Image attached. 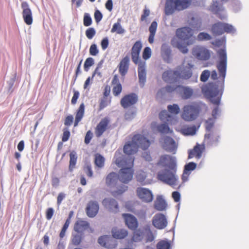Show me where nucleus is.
I'll list each match as a JSON object with an SVG mask.
<instances>
[{
  "instance_id": "f257e3e1",
  "label": "nucleus",
  "mask_w": 249,
  "mask_h": 249,
  "mask_svg": "<svg viewBox=\"0 0 249 249\" xmlns=\"http://www.w3.org/2000/svg\"><path fill=\"white\" fill-rule=\"evenodd\" d=\"M157 164L159 166L168 167L170 169L159 172L157 175L158 179L172 187L177 186L178 178L176 175V158L169 155H162L160 157Z\"/></svg>"
},
{
  "instance_id": "f03ea898",
  "label": "nucleus",
  "mask_w": 249,
  "mask_h": 249,
  "mask_svg": "<svg viewBox=\"0 0 249 249\" xmlns=\"http://www.w3.org/2000/svg\"><path fill=\"white\" fill-rule=\"evenodd\" d=\"M116 164L121 169L119 171L118 178L124 183H127L131 181L134 174V158L131 157H124L123 156L118 157L115 153Z\"/></svg>"
},
{
  "instance_id": "7ed1b4c3",
  "label": "nucleus",
  "mask_w": 249,
  "mask_h": 249,
  "mask_svg": "<svg viewBox=\"0 0 249 249\" xmlns=\"http://www.w3.org/2000/svg\"><path fill=\"white\" fill-rule=\"evenodd\" d=\"M193 65L188 63L185 66L184 64L178 67L176 70H169L162 74L163 80L167 82L175 83L180 79H188L192 75V69Z\"/></svg>"
},
{
  "instance_id": "20e7f679",
  "label": "nucleus",
  "mask_w": 249,
  "mask_h": 249,
  "mask_svg": "<svg viewBox=\"0 0 249 249\" xmlns=\"http://www.w3.org/2000/svg\"><path fill=\"white\" fill-rule=\"evenodd\" d=\"M202 91L205 97L215 107L212 110V115L213 119L217 118L220 108L221 94L219 93L217 87L213 83H210L202 89Z\"/></svg>"
},
{
  "instance_id": "39448f33",
  "label": "nucleus",
  "mask_w": 249,
  "mask_h": 249,
  "mask_svg": "<svg viewBox=\"0 0 249 249\" xmlns=\"http://www.w3.org/2000/svg\"><path fill=\"white\" fill-rule=\"evenodd\" d=\"M150 145V142L143 135L138 134L133 136L132 141L129 142L124 146V152L128 155L136 153L139 147L145 150Z\"/></svg>"
},
{
  "instance_id": "423d86ee",
  "label": "nucleus",
  "mask_w": 249,
  "mask_h": 249,
  "mask_svg": "<svg viewBox=\"0 0 249 249\" xmlns=\"http://www.w3.org/2000/svg\"><path fill=\"white\" fill-rule=\"evenodd\" d=\"M176 35L171 40L173 46L177 48L182 53H186L188 50L187 46L192 44L194 38L191 32H176Z\"/></svg>"
},
{
  "instance_id": "0eeeda50",
  "label": "nucleus",
  "mask_w": 249,
  "mask_h": 249,
  "mask_svg": "<svg viewBox=\"0 0 249 249\" xmlns=\"http://www.w3.org/2000/svg\"><path fill=\"white\" fill-rule=\"evenodd\" d=\"M134 231L129 243L140 242L147 243L153 241L155 239L153 233L149 227L145 228L143 230L139 229Z\"/></svg>"
},
{
  "instance_id": "6e6552de",
  "label": "nucleus",
  "mask_w": 249,
  "mask_h": 249,
  "mask_svg": "<svg viewBox=\"0 0 249 249\" xmlns=\"http://www.w3.org/2000/svg\"><path fill=\"white\" fill-rule=\"evenodd\" d=\"M200 105L196 102L184 106L182 109L181 118L186 121H192L198 117L200 111Z\"/></svg>"
},
{
  "instance_id": "1a4fd4ad",
  "label": "nucleus",
  "mask_w": 249,
  "mask_h": 249,
  "mask_svg": "<svg viewBox=\"0 0 249 249\" xmlns=\"http://www.w3.org/2000/svg\"><path fill=\"white\" fill-rule=\"evenodd\" d=\"M191 0H166L165 10L167 15L172 14L175 10L180 11L188 7Z\"/></svg>"
},
{
  "instance_id": "9d476101",
  "label": "nucleus",
  "mask_w": 249,
  "mask_h": 249,
  "mask_svg": "<svg viewBox=\"0 0 249 249\" xmlns=\"http://www.w3.org/2000/svg\"><path fill=\"white\" fill-rule=\"evenodd\" d=\"M174 91L178 92L184 99L190 98L194 94V90L192 89L189 87H185L181 85L176 86L168 85L161 89L158 93L159 94L160 92L164 93L165 92L171 93Z\"/></svg>"
},
{
  "instance_id": "9b49d317",
  "label": "nucleus",
  "mask_w": 249,
  "mask_h": 249,
  "mask_svg": "<svg viewBox=\"0 0 249 249\" xmlns=\"http://www.w3.org/2000/svg\"><path fill=\"white\" fill-rule=\"evenodd\" d=\"M219 56L220 61L217 64V69L219 72V77L222 78L223 82L226 76V68H227V54L225 51L223 49L220 50L218 52Z\"/></svg>"
},
{
  "instance_id": "f8f14e48",
  "label": "nucleus",
  "mask_w": 249,
  "mask_h": 249,
  "mask_svg": "<svg viewBox=\"0 0 249 249\" xmlns=\"http://www.w3.org/2000/svg\"><path fill=\"white\" fill-rule=\"evenodd\" d=\"M193 55L197 59L201 60H208L211 56L210 51L203 46H197L192 51Z\"/></svg>"
},
{
  "instance_id": "ddd939ff",
  "label": "nucleus",
  "mask_w": 249,
  "mask_h": 249,
  "mask_svg": "<svg viewBox=\"0 0 249 249\" xmlns=\"http://www.w3.org/2000/svg\"><path fill=\"white\" fill-rule=\"evenodd\" d=\"M136 193L138 197L143 202L148 203L153 200V196L152 192L147 188L138 187Z\"/></svg>"
},
{
  "instance_id": "4468645a",
  "label": "nucleus",
  "mask_w": 249,
  "mask_h": 249,
  "mask_svg": "<svg viewBox=\"0 0 249 249\" xmlns=\"http://www.w3.org/2000/svg\"><path fill=\"white\" fill-rule=\"evenodd\" d=\"M167 220L165 216L162 213L155 214L152 219V224L157 229L161 230L167 225Z\"/></svg>"
},
{
  "instance_id": "2eb2a0df",
  "label": "nucleus",
  "mask_w": 249,
  "mask_h": 249,
  "mask_svg": "<svg viewBox=\"0 0 249 249\" xmlns=\"http://www.w3.org/2000/svg\"><path fill=\"white\" fill-rule=\"evenodd\" d=\"M110 120L108 118H103L97 124L95 128V134L97 137H100L109 128Z\"/></svg>"
},
{
  "instance_id": "dca6fc26",
  "label": "nucleus",
  "mask_w": 249,
  "mask_h": 249,
  "mask_svg": "<svg viewBox=\"0 0 249 249\" xmlns=\"http://www.w3.org/2000/svg\"><path fill=\"white\" fill-rule=\"evenodd\" d=\"M122 216L124 219L125 224L131 230H136L139 226L137 218L129 213H123Z\"/></svg>"
},
{
  "instance_id": "f3484780",
  "label": "nucleus",
  "mask_w": 249,
  "mask_h": 249,
  "mask_svg": "<svg viewBox=\"0 0 249 249\" xmlns=\"http://www.w3.org/2000/svg\"><path fill=\"white\" fill-rule=\"evenodd\" d=\"M138 101V96L135 93H130L125 95L120 101L121 106L124 108H127L134 104Z\"/></svg>"
},
{
  "instance_id": "a211bd4d",
  "label": "nucleus",
  "mask_w": 249,
  "mask_h": 249,
  "mask_svg": "<svg viewBox=\"0 0 249 249\" xmlns=\"http://www.w3.org/2000/svg\"><path fill=\"white\" fill-rule=\"evenodd\" d=\"M21 6L23 10L22 16L24 22L27 25H31L33 22L32 13L28 3L26 1L23 2Z\"/></svg>"
},
{
  "instance_id": "6ab92c4d",
  "label": "nucleus",
  "mask_w": 249,
  "mask_h": 249,
  "mask_svg": "<svg viewBox=\"0 0 249 249\" xmlns=\"http://www.w3.org/2000/svg\"><path fill=\"white\" fill-rule=\"evenodd\" d=\"M104 207L108 211L113 213L119 212V205L116 200L111 198H105L102 201Z\"/></svg>"
},
{
  "instance_id": "aec40b11",
  "label": "nucleus",
  "mask_w": 249,
  "mask_h": 249,
  "mask_svg": "<svg viewBox=\"0 0 249 249\" xmlns=\"http://www.w3.org/2000/svg\"><path fill=\"white\" fill-rule=\"evenodd\" d=\"M99 209V204L97 201H90L86 208V213L89 217H93L97 214Z\"/></svg>"
},
{
  "instance_id": "412c9836",
  "label": "nucleus",
  "mask_w": 249,
  "mask_h": 249,
  "mask_svg": "<svg viewBox=\"0 0 249 249\" xmlns=\"http://www.w3.org/2000/svg\"><path fill=\"white\" fill-rule=\"evenodd\" d=\"M142 48V45L140 41H136L131 49V58L132 61L135 64H137L140 61V53Z\"/></svg>"
},
{
  "instance_id": "4be33fe9",
  "label": "nucleus",
  "mask_w": 249,
  "mask_h": 249,
  "mask_svg": "<svg viewBox=\"0 0 249 249\" xmlns=\"http://www.w3.org/2000/svg\"><path fill=\"white\" fill-rule=\"evenodd\" d=\"M205 148V144L197 143L194 148L189 152L188 158L191 159L195 157L196 159H200Z\"/></svg>"
},
{
  "instance_id": "5701e85b",
  "label": "nucleus",
  "mask_w": 249,
  "mask_h": 249,
  "mask_svg": "<svg viewBox=\"0 0 249 249\" xmlns=\"http://www.w3.org/2000/svg\"><path fill=\"white\" fill-rule=\"evenodd\" d=\"M111 85L113 86L112 93L114 96H118L122 91V85L120 82L119 78L117 74L113 76L111 81Z\"/></svg>"
},
{
  "instance_id": "b1692460",
  "label": "nucleus",
  "mask_w": 249,
  "mask_h": 249,
  "mask_svg": "<svg viewBox=\"0 0 249 249\" xmlns=\"http://www.w3.org/2000/svg\"><path fill=\"white\" fill-rule=\"evenodd\" d=\"M111 233L114 238L119 240L125 238L128 235V232L127 230L117 227H114L112 229Z\"/></svg>"
},
{
  "instance_id": "393cba45",
  "label": "nucleus",
  "mask_w": 249,
  "mask_h": 249,
  "mask_svg": "<svg viewBox=\"0 0 249 249\" xmlns=\"http://www.w3.org/2000/svg\"><path fill=\"white\" fill-rule=\"evenodd\" d=\"M129 66V58L127 56L124 57L120 61L118 67L119 72L122 76H124L127 73Z\"/></svg>"
},
{
  "instance_id": "a878e982",
  "label": "nucleus",
  "mask_w": 249,
  "mask_h": 249,
  "mask_svg": "<svg viewBox=\"0 0 249 249\" xmlns=\"http://www.w3.org/2000/svg\"><path fill=\"white\" fill-rule=\"evenodd\" d=\"M233 27L229 24L218 22L214 24L212 27V31H233Z\"/></svg>"
},
{
  "instance_id": "bb28decb",
  "label": "nucleus",
  "mask_w": 249,
  "mask_h": 249,
  "mask_svg": "<svg viewBox=\"0 0 249 249\" xmlns=\"http://www.w3.org/2000/svg\"><path fill=\"white\" fill-rule=\"evenodd\" d=\"M164 149L169 152L175 154L177 149V146L175 141L170 137H166L164 138Z\"/></svg>"
},
{
  "instance_id": "cd10ccee",
  "label": "nucleus",
  "mask_w": 249,
  "mask_h": 249,
  "mask_svg": "<svg viewBox=\"0 0 249 249\" xmlns=\"http://www.w3.org/2000/svg\"><path fill=\"white\" fill-rule=\"evenodd\" d=\"M89 228V223L84 220H78L74 224V230L78 233H83L84 231Z\"/></svg>"
},
{
  "instance_id": "c85d7f7f",
  "label": "nucleus",
  "mask_w": 249,
  "mask_h": 249,
  "mask_svg": "<svg viewBox=\"0 0 249 249\" xmlns=\"http://www.w3.org/2000/svg\"><path fill=\"white\" fill-rule=\"evenodd\" d=\"M85 106L83 103H81L76 111L74 126H76L78 123L81 121L85 113Z\"/></svg>"
},
{
  "instance_id": "c756f323",
  "label": "nucleus",
  "mask_w": 249,
  "mask_h": 249,
  "mask_svg": "<svg viewBox=\"0 0 249 249\" xmlns=\"http://www.w3.org/2000/svg\"><path fill=\"white\" fill-rule=\"evenodd\" d=\"M138 72L140 84L143 86L146 81V72L144 63H141L139 65Z\"/></svg>"
},
{
  "instance_id": "7c9ffc66",
  "label": "nucleus",
  "mask_w": 249,
  "mask_h": 249,
  "mask_svg": "<svg viewBox=\"0 0 249 249\" xmlns=\"http://www.w3.org/2000/svg\"><path fill=\"white\" fill-rule=\"evenodd\" d=\"M190 25L191 27L184 28L186 31L198 30L200 29L201 26V21L199 19L193 17L191 18Z\"/></svg>"
},
{
  "instance_id": "2f4dec72",
  "label": "nucleus",
  "mask_w": 249,
  "mask_h": 249,
  "mask_svg": "<svg viewBox=\"0 0 249 249\" xmlns=\"http://www.w3.org/2000/svg\"><path fill=\"white\" fill-rule=\"evenodd\" d=\"M167 206L165 201L160 196L158 197L154 203V207L158 211H163Z\"/></svg>"
},
{
  "instance_id": "473e14b6",
  "label": "nucleus",
  "mask_w": 249,
  "mask_h": 249,
  "mask_svg": "<svg viewBox=\"0 0 249 249\" xmlns=\"http://www.w3.org/2000/svg\"><path fill=\"white\" fill-rule=\"evenodd\" d=\"M77 160V156L75 151H72L70 154V162L69 169L70 172H72L75 167Z\"/></svg>"
},
{
  "instance_id": "72a5a7b5",
  "label": "nucleus",
  "mask_w": 249,
  "mask_h": 249,
  "mask_svg": "<svg viewBox=\"0 0 249 249\" xmlns=\"http://www.w3.org/2000/svg\"><path fill=\"white\" fill-rule=\"evenodd\" d=\"M118 179V175L116 173L114 172L110 173L106 177V184L107 186L115 184Z\"/></svg>"
},
{
  "instance_id": "f704fd0d",
  "label": "nucleus",
  "mask_w": 249,
  "mask_h": 249,
  "mask_svg": "<svg viewBox=\"0 0 249 249\" xmlns=\"http://www.w3.org/2000/svg\"><path fill=\"white\" fill-rule=\"evenodd\" d=\"M112 241L111 237L108 235L102 236L98 239V243L101 246L107 248H113L109 244V243Z\"/></svg>"
},
{
  "instance_id": "c9c22d12",
  "label": "nucleus",
  "mask_w": 249,
  "mask_h": 249,
  "mask_svg": "<svg viewBox=\"0 0 249 249\" xmlns=\"http://www.w3.org/2000/svg\"><path fill=\"white\" fill-rule=\"evenodd\" d=\"M105 162V158L99 153H96L94 155V164L96 166L99 168H103L104 166Z\"/></svg>"
},
{
  "instance_id": "e433bc0d",
  "label": "nucleus",
  "mask_w": 249,
  "mask_h": 249,
  "mask_svg": "<svg viewBox=\"0 0 249 249\" xmlns=\"http://www.w3.org/2000/svg\"><path fill=\"white\" fill-rule=\"evenodd\" d=\"M147 177L146 173L142 170H140L137 173L136 178L137 180L142 185L146 184L145 179Z\"/></svg>"
},
{
  "instance_id": "4c0bfd02",
  "label": "nucleus",
  "mask_w": 249,
  "mask_h": 249,
  "mask_svg": "<svg viewBox=\"0 0 249 249\" xmlns=\"http://www.w3.org/2000/svg\"><path fill=\"white\" fill-rule=\"evenodd\" d=\"M83 237L84 235L83 233L77 232L76 234H73L71 239V242L72 244L75 246L79 245L81 242Z\"/></svg>"
},
{
  "instance_id": "58836bf2",
  "label": "nucleus",
  "mask_w": 249,
  "mask_h": 249,
  "mask_svg": "<svg viewBox=\"0 0 249 249\" xmlns=\"http://www.w3.org/2000/svg\"><path fill=\"white\" fill-rule=\"evenodd\" d=\"M157 249H170L171 244L166 240H161L157 245Z\"/></svg>"
},
{
  "instance_id": "ea45409f",
  "label": "nucleus",
  "mask_w": 249,
  "mask_h": 249,
  "mask_svg": "<svg viewBox=\"0 0 249 249\" xmlns=\"http://www.w3.org/2000/svg\"><path fill=\"white\" fill-rule=\"evenodd\" d=\"M168 111L172 114L177 115L180 111L179 106L176 104L170 105L167 107Z\"/></svg>"
},
{
  "instance_id": "a19ab883",
  "label": "nucleus",
  "mask_w": 249,
  "mask_h": 249,
  "mask_svg": "<svg viewBox=\"0 0 249 249\" xmlns=\"http://www.w3.org/2000/svg\"><path fill=\"white\" fill-rule=\"evenodd\" d=\"M94 64V60L92 57L87 58L84 64V69L86 72L88 71L89 70L90 67L93 66Z\"/></svg>"
},
{
  "instance_id": "79ce46f5",
  "label": "nucleus",
  "mask_w": 249,
  "mask_h": 249,
  "mask_svg": "<svg viewBox=\"0 0 249 249\" xmlns=\"http://www.w3.org/2000/svg\"><path fill=\"white\" fill-rule=\"evenodd\" d=\"M111 102V99L107 97H104L100 100L99 104V111H101L107 107Z\"/></svg>"
},
{
  "instance_id": "37998d69",
  "label": "nucleus",
  "mask_w": 249,
  "mask_h": 249,
  "mask_svg": "<svg viewBox=\"0 0 249 249\" xmlns=\"http://www.w3.org/2000/svg\"><path fill=\"white\" fill-rule=\"evenodd\" d=\"M211 9L215 14H218L219 12L224 10L222 5H218L217 1L213 2L212 5L211 6Z\"/></svg>"
},
{
  "instance_id": "c03bdc74",
  "label": "nucleus",
  "mask_w": 249,
  "mask_h": 249,
  "mask_svg": "<svg viewBox=\"0 0 249 249\" xmlns=\"http://www.w3.org/2000/svg\"><path fill=\"white\" fill-rule=\"evenodd\" d=\"M161 53L163 57H169L171 53V50L170 48L165 44L161 46Z\"/></svg>"
},
{
  "instance_id": "a18cd8bd",
  "label": "nucleus",
  "mask_w": 249,
  "mask_h": 249,
  "mask_svg": "<svg viewBox=\"0 0 249 249\" xmlns=\"http://www.w3.org/2000/svg\"><path fill=\"white\" fill-rule=\"evenodd\" d=\"M159 117L161 121L164 122H168L171 118L170 115L166 110L161 111L159 114Z\"/></svg>"
},
{
  "instance_id": "49530a36",
  "label": "nucleus",
  "mask_w": 249,
  "mask_h": 249,
  "mask_svg": "<svg viewBox=\"0 0 249 249\" xmlns=\"http://www.w3.org/2000/svg\"><path fill=\"white\" fill-rule=\"evenodd\" d=\"M158 130L159 132L162 133H168L170 131L169 126L167 124H161L158 126Z\"/></svg>"
},
{
  "instance_id": "de8ad7c7",
  "label": "nucleus",
  "mask_w": 249,
  "mask_h": 249,
  "mask_svg": "<svg viewBox=\"0 0 249 249\" xmlns=\"http://www.w3.org/2000/svg\"><path fill=\"white\" fill-rule=\"evenodd\" d=\"M70 223L71 222L69 221V219L66 220L59 234V236L61 238H63L65 236L66 231L68 228Z\"/></svg>"
},
{
  "instance_id": "09e8293b",
  "label": "nucleus",
  "mask_w": 249,
  "mask_h": 249,
  "mask_svg": "<svg viewBox=\"0 0 249 249\" xmlns=\"http://www.w3.org/2000/svg\"><path fill=\"white\" fill-rule=\"evenodd\" d=\"M198 39L199 40H209L211 39V36L206 32H200L198 36Z\"/></svg>"
},
{
  "instance_id": "8fccbe9b",
  "label": "nucleus",
  "mask_w": 249,
  "mask_h": 249,
  "mask_svg": "<svg viewBox=\"0 0 249 249\" xmlns=\"http://www.w3.org/2000/svg\"><path fill=\"white\" fill-rule=\"evenodd\" d=\"M151 55V50L148 47H145L142 53V58L144 60L149 59Z\"/></svg>"
},
{
  "instance_id": "3c124183",
  "label": "nucleus",
  "mask_w": 249,
  "mask_h": 249,
  "mask_svg": "<svg viewBox=\"0 0 249 249\" xmlns=\"http://www.w3.org/2000/svg\"><path fill=\"white\" fill-rule=\"evenodd\" d=\"M210 76V71L209 70H205L202 71L200 75V80L202 82H206L208 80Z\"/></svg>"
},
{
  "instance_id": "603ef678",
  "label": "nucleus",
  "mask_w": 249,
  "mask_h": 249,
  "mask_svg": "<svg viewBox=\"0 0 249 249\" xmlns=\"http://www.w3.org/2000/svg\"><path fill=\"white\" fill-rule=\"evenodd\" d=\"M196 167V163L191 162L185 165L184 170L188 172L189 173H190L191 171L195 170Z\"/></svg>"
},
{
  "instance_id": "864d4df0",
  "label": "nucleus",
  "mask_w": 249,
  "mask_h": 249,
  "mask_svg": "<svg viewBox=\"0 0 249 249\" xmlns=\"http://www.w3.org/2000/svg\"><path fill=\"white\" fill-rule=\"evenodd\" d=\"M127 187L125 186H123L121 187L120 189H118L116 191H114L111 192V195L114 196H117L122 195L123 193H124L126 190Z\"/></svg>"
},
{
  "instance_id": "5fc2aeb1",
  "label": "nucleus",
  "mask_w": 249,
  "mask_h": 249,
  "mask_svg": "<svg viewBox=\"0 0 249 249\" xmlns=\"http://www.w3.org/2000/svg\"><path fill=\"white\" fill-rule=\"evenodd\" d=\"M121 19H118L117 22L114 24L111 31H124L121 25Z\"/></svg>"
},
{
  "instance_id": "6e6d98bb",
  "label": "nucleus",
  "mask_w": 249,
  "mask_h": 249,
  "mask_svg": "<svg viewBox=\"0 0 249 249\" xmlns=\"http://www.w3.org/2000/svg\"><path fill=\"white\" fill-rule=\"evenodd\" d=\"M214 121L213 119L209 118L205 122V127L207 130L210 131L213 127Z\"/></svg>"
},
{
  "instance_id": "4d7b16f0",
  "label": "nucleus",
  "mask_w": 249,
  "mask_h": 249,
  "mask_svg": "<svg viewBox=\"0 0 249 249\" xmlns=\"http://www.w3.org/2000/svg\"><path fill=\"white\" fill-rule=\"evenodd\" d=\"M99 53L97 46L95 44H92L89 48V53L91 55H96Z\"/></svg>"
},
{
  "instance_id": "13d9d810",
  "label": "nucleus",
  "mask_w": 249,
  "mask_h": 249,
  "mask_svg": "<svg viewBox=\"0 0 249 249\" xmlns=\"http://www.w3.org/2000/svg\"><path fill=\"white\" fill-rule=\"evenodd\" d=\"M92 22L91 18L88 14H86L84 17V25L86 26H89Z\"/></svg>"
},
{
  "instance_id": "bf43d9fd",
  "label": "nucleus",
  "mask_w": 249,
  "mask_h": 249,
  "mask_svg": "<svg viewBox=\"0 0 249 249\" xmlns=\"http://www.w3.org/2000/svg\"><path fill=\"white\" fill-rule=\"evenodd\" d=\"M54 213V210L52 208H49L46 211V218L47 220H50Z\"/></svg>"
},
{
  "instance_id": "052dcab7",
  "label": "nucleus",
  "mask_w": 249,
  "mask_h": 249,
  "mask_svg": "<svg viewBox=\"0 0 249 249\" xmlns=\"http://www.w3.org/2000/svg\"><path fill=\"white\" fill-rule=\"evenodd\" d=\"M92 137H93L92 133L91 132V131L90 130H89L87 132L85 137V140H84L85 143L87 144H89L91 140L92 139Z\"/></svg>"
},
{
  "instance_id": "680f3d73",
  "label": "nucleus",
  "mask_w": 249,
  "mask_h": 249,
  "mask_svg": "<svg viewBox=\"0 0 249 249\" xmlns=\"http://www.w3.org/2000/svg\"><path fill=\"white\" fill-rule=\"evenodd\" d=\"M73 120V116L71 115H68L65 119L64 124L66 126H70L72 124Z\"/></svg>"
},
{
  "instance_id": "e2e57ef3",
  "label": "nucleus",
  "mask_w": 249,
  "mask_h": 249,
  "mask_svg": "<svg viewBox=\"0 0 249 249\" xmlns=\"http://www.w3.org/2000/svg\"><path fill=\"white\" fill-rule=\"evenodd\" d=\"M79 97V92L75 90H73V95L71 100V103L75 105L77 103V99Z\"/></svg>"
},
{
  "instance_id": "0e129e2a",
  "label": "nucleus",
  "mask_w": 249,
  "mask_h": 249,
  "mask_svg": "<svg viewBox=\"0 0 249 249\" xmlns=\"http://www.w3.org/2000/svg\"><path fill=\"white\" fill-rule=\"evenodd\" d=\"M103 15L101 13V12L98 10H97L95 11L94 13V19L96 22H99L102 18Z\"/></svg>"
},
{
  "instance_id": "69168bd1",
  "label": "nucleus",
  "mask_w": 249,
  "mask_h": 249,
  "mask_svg": "<svg viewBox=\"0 0 249 249\" xmlns=\"http://www.w3.org/2000/svg\"><path fill=\"white\" fill-rule=\"evenodd\" d=\"M205 138L207 139H209L210 141L213 143V141H214L215 142H217L218 140V137L214 136V135L213 133H209L208 134H206L205 135Z\"/></svg>"
},
{
  "instance_id": "338daca9",
  "label": "nucleus",
  "mask_w": 249,
  "mask_h": 249,
  "mask_svg": "<svg viewBox=\"0 0 249 249\" xmlns=\"http://www.w3.org/2000/svg\"><path fill=\"white\" fill-rule=\"evenodd\" d=\"M172 197L176 202H178L180 199V195L179 192L175 191L172 193Z\"/></svg>"
},
{
  "instance_id": "774afa93",
  "label": "nucleus",
  "mask_w": 249,
  "mask_h": 249,
  "mask_svg": "<svg viewBox=\"0 0 249 249\" xmlns=\"http://www.w3.org/2000/svg\"><path fill=\"white\" fill-rule=\"evenodd\" d=\"M85 171L88 177L89 178L92 177L93 172L90 165H87L85 168Z\"/></svg>"
}]
</instances>
